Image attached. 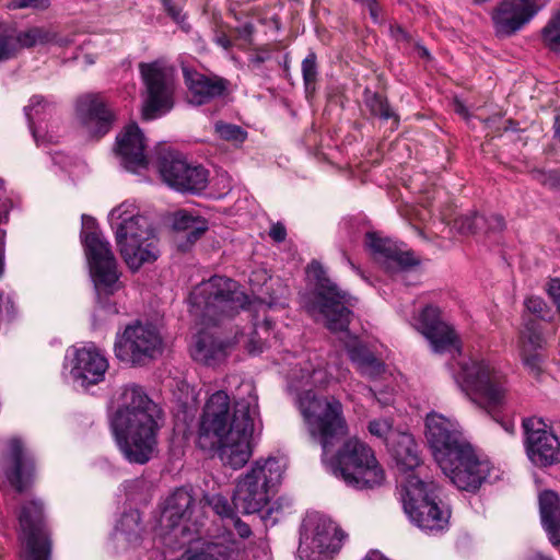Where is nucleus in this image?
Wrapping results in <instances>:
<instances>
[{
    "label": "nucleus",
    "instance_id": "nucleus-39",
    "mask_svg": "<svg viewBox=\"0 0 560 560\" xmlns=\"http://www.w3.org/2000/svg\"><path fill=\"white\" fill-rule=\"evenodd\" d=\"M369 431L372 435L383 440L387 446L396 439V434L401 433L393 429V423L388 419L372 420L369 423Z\"/></svg>",
    "mask_w": 560,
    "mask_h": 560
},
{
    "label": "nucleus",
    "instance_id": "nucleus-41",
    "mask_svg": "<svg viewBox=\"0 0 560 560\" xmlns=\"http://www.w3.org/2000/svg\"><path fill=\"white\" fill-rule=\"evenodd\" d=\"M366 105L371 113L383 119L394 118L395 114L387 101L380 94H372L366 98Z\"/></svg>",
    "mask_w": 560,
    "mask_h": 560
},
{
    "label": "nucleus",
    "instance_id": "nucleus-11",
    "mask_svg": "<svg viewBox=\"0 0 560 560\" xmlns=\"http://www.w3.org/2000/svg\"><path fill=\"white\" fill-rule=\"evenodd\" d=\"M438 465L458 490L469 493H476L495 470L493 464L479 455L470 442L459 444L458 448L442 456Z\"/></svg>",
    "mask_w": 560,
    "mask_h": 560
},
{
    "label": "nucleus",
    "instance_id": "nucleus-60",
    "mask_svg": "<svg viewBox=\"0 0 560 560\" xmlns=\"http://www.w3.org/2000/svg\"><path fill=\"white\" fill-rule=\"evenodd\" d=\"M529 560H551V559L548 558V557H545L544 555H541L539 552H537V553L533 555Z\"/></svg>",
    "mask_w": 560,
    "mask_h": 560
},
{
    "label": "nucleus",
    "instance_id": "nucleus-15",
    "mask_svg": "<svg viewBox=\"0 0 560 560\" xmlns=\"http://www.w3.org/2000/svg\"><path fill=\"white\" fill-rule=\"evenodd\" d=\"M114 351L120 361L144 365L162 353L163 340L155 327L136 322L117 334Z\"/></svg>",
    "mask_w": 560,
    "mask_h": 560
},
{
    "label": "nucleus",
    "instance_id": "nucleus-57",
    "mask_svg": "<svg viewBox=\"0 0 560 560\" xmlns=\"http://www.w3.org/2000/svg\"><path fill=\"white\" fill-rule=\"evenodd\" d=\"M368 7L370 11V15L373 19L374 22H378V15H380V8L375 0H366Z\"/></svg>",
    "mask_w": 560,
    "mask_h": 560
},
{
    "label": "nucleus",
    "instance_id": "nucleus-55",
    "mask_svg": "<svg viewBox=\"0 0 560 560\" xmlns=\"http://www.w3.org/2000/svg\"><path fill=\"white\" fill-rule=\"evenodd\" d=\"M231 520L233 521L234 528L241 538H247L250 536L252 530L246 523L242 522L238 517H235L234 515L233 518Z\"/></svg>",
    "mask_w": 560,
    "mask_h": 560
},
{
    "label": "nucleus",
    "instance_id": "nucleus-17",
    "mask_svg": "<svg viewBox=\"0 0 560 560\" xmlns=\"http://www.w3.org/2000/svg\"><path fill=\"white\" fill-rule=\"evenodd\" d=\"M526 434V453L529 460L539 467L560 463V423L551 430L540 418L523 421Z\"/></svg>",
    "mask_w": 560,
    "mask_h": 560
},
{
    "label": "nucleus",
    "instance_id": "nucleus-36",
    "mask_svg": "<svg viewBox=\"0 0 560 560\" xmlns=\"http://www.w3.org/2000/svg\"><path fill=\"white\" fill-rule=\"evenodd\" d=\"M486 223L485 215L476 212L459 215L453 222L452 228L462 235H469L481 232V224Z\"/></svg>",
    "mask_w": 560,
    "mask_h": 560
},
{
    "label": "nucleus",
    "instance_id": "nucleus-43",
    "mask_svg": "<svg viewBox=\"0 0 560 560\" xmlns=\"http://www.w3.org/2000/svg\"><path fill=\"white\" fill-rule=\"evenodd\" d=\"M14 45L13 31L8 26L0 24V61L15 56Z\"/></svg>",
    "mask_w": 560,
    "mask_h": 560
},
{
    "label": "nucleus",
    "instance_id": "nucleus-25",
    "mask_svg": "<svg viewBox=\"0 0 560 560\" xmlns=\"http://www.w3.org/2000/svg\"><path fill=\"white\" fill-rule=\"evenodd\" d=\"M365 244L387 269H406L419 264L411 252L404 250L390 238L375 232L366 234Z\"/></svg>",
    "mask_w": 560,
    "mask_h": 560
},
{
    "label": "nucleus",
    "instance_id": "nucleus-61",
    "mask_svg": "<svg viewBox=\"0 0 560 560\" xmlns=\"http://www.w3.org/2000/svg\"><path fill=\"white\" fill-rule=\"evenodd\" d=\"M254 31V26L250 23H247L243 26L244 34H252Z\"/></svg>",
    "mask_w": 560,
    "mask_h": 560
},
{
    "label": "nucleus",
    "instance_id": "nucleus-62",
    "mask_svg": "<svg viewBox=\"0 0 560 560\" xmlns=\"http://www.w3.org/2000/svg\"><path fill=\"white\" fill-rule=\"evenodd\" d=\"M504 430L512 433L513 432V429H514V425L512 423H504L502 424Z\"/></svg>",
    "mask_w": 560,
    "mask_h": 560
},
{
    "label": "nucleus",
    "instance_id": "nucleus-19",
    "mask_svg": "<svg viewBox=\"0 0 560 560\" xmlns=\"http://www.w3.org/2000/svg\"><path fill=\"white\" fill-rule=\"evenodd\" d=\"M425 438L436 463L458 448L459 444L469 442L455 419L438 412H430L425 418Z\"/></svg>",
    "mask_w": 560,
    "mask_h": 560
},
{
    "label": "nucleus",
    "instance_id": "nucleus-54",
    "mask_svg": "<svg viewBox=\"0 0 560 560\" xmlns=\"http://www.w3.org/2000/svg\"><path fill=\"white\" fill-rule=\"evenodd\" d=\"M49 33H50V39H49V43L48 44H55V45H58L60 47H66V46H69L73 43V38L70 37V36H63V35H60L58 34L57 32H55L52 28H49Z\"/></svg>",
    "mask_w": 560,
    "mask_h": 560
},
{
    "label": "nucleus",
    "instance_id": "nucleus-34",
    "mask_svg": "<svg viewBox=\"0 0 560 560\" xmlns=\"http://www.w3.org/2000/svg\"><path fill=\"white\" fill-rule=\"evenodd\" d=\"M546 343L547 339L542 334L540 324L532 318L525 319L518 336V350L538 351L541 350Z\"/></svg>",
    "mask_w": 560,
    "mask_h": 560
},
{
    "label": "nucleus",
    "instance_id": "nucleus-63",
    "mask_svg": "<svg viewBox=\"0 0 560 560\" xmlns=\"http://www.w3.org/2000/svg\"><path fill=\"white\" fill-rule=\"evenodd\" d=\"M365 389L368 390L370 397L377 398L376 393L372 387H365Z\"/></svg>",
    "mask_w": 560,
    "mask_h": 560
},
{
    "label": "nucleus",
    "instance_id": "nucleus-47",
    "mask_svg": "<svg viewBox=\"0 0 560 560\" xmlns=\"http://www.w3.org/2000/svg\"><path fill=\"white\" fill-rule=\"evenodd\" d=\"M524 304L529 313L541 319H545L546 314L549 312L547 303L540 296H529L525 300Z\"/></svg>",
    "mask_w": 560,
    "mask_h": 560
},
{
    "label": "nucleus",
    "instance_id": "nucleus-9",
    "mask_svg": "<svg viewBox=\"0 0 560 560\" xmlns=\"http://www.w3.org/2000/svg\"><path fill=\"white\" fill-rule=\"evenodd\" d=\"M436 490L433 481H424L417 475L407 477L400 489L406 514L420 529L430 534L446 529L451 516L450 510L441 506Z\"/></svg>",
    "mask_w": 560,
    "mask_h": 560
},
{
    "label": "nucleus",
    "instance_id": "nucleus-7",
    "mask_svg": "<svg viewBox=\"0 0 560 560\" xmlns=\"http://www.w3.org/2000/svg\"><path fill=\"white\" fill-rule=\"evenodd\" d=\"M331 472L354 489H373L385 481V471L377 462L373 450L351 438L329 460Z\"/></svg>",
    "mask_w": 560,
    "mask_h": 560
},
{
    "label": "nucleus",
    "instance_id": "nucleus-38",
    "mask_svg": "<svg viewBox=\"0 0 560 560\" xmlns=\"http://www.w3.org/2000/svg\"><path fill=\"white\" fill-rule=\"evenodd\" d=\"M544 44L556 52H560V11L551 16L541 32Z\"/></svg>",
    "mask_w": 560,
    "mask_h": 560
},
{
    "label": "nucleus",
    "instance_id": "nucleus-53",
    "mask_svg": "<svg viewBox=\"0 0 560 560\" xmlns=\"http://www.w3.org/2000/svg\"><path fill=\"white\" fill-rule=\"evenodd\" d=\"M167 12V14L176 22L182 23L184 21V16L182 15V10L177 5L173 4L172 0H160Z\"/></svg>",
    "mask_w": 560,
    "mask_h": 560
},
{
    "label": "nucleus",
    "instance_id": "nucleus-5",
    "mask_svg": "<svg viewBox=\"0 0 560 560\" xmlns=\"http://www.w3.org/2000/svg\"><path fill=\"white\" fill-rule=\"evenodd\" d=\"M189 312L202 324H217L232 318L249 305L248 296L230 278L214 276L194 288Z\"/></svg>",
    "mask_w": 560,
    "mask_h": 560
},
{
    "label": "nucleus",
    "instance_id": "nucleus-3",
    "mask_svg": "<svg viewBox=\"0 0 560 560\" xmlns=\"http://www.w3.org/2000/svg\"><path fill=\"white\" fill-rule=\"evenodd\" d=\"M162 411L142 387L122 388L120 405L110 424L117 444L129 463L145 464L156 452Z\"/></svg>",
    "mask_w": 560,
    "mask_h": 560
},
{
    "label": "nucleus",
    "instance_id": "nucleus-51",
    "mask_svg": "<svg viewBox=\"0 0 560 560\" xmlns=\"http://www.w3.org/2000/svg\"><path fill=\"white\" fill-rule=\"evenodd\" d=\"M547 294L556 305L558 313H560V279L555 278L547 283Z\"/></svg>",
    "mask_w": 560,
    "mask_h": 560
},
{
    "label": "nucleus",
    "instance_id": "nucleus-21",
    "mask_svg": "<svg viewBox=\"0 0 560 560\" xmlns=\"http://www.w3.org/2000/svg\"><path fill=\"white\" fill-rule=\"evenodd\" d=\"M537 11L535 0H502L492 14L495 34L501 37L514 35Z\"/></svg>",
    "mask_w": 560,
    "mask_h": 560
},
{
    "label": "nucleus",
    "instance_id": "nucleus-44",
    "mask_svg": "<svg viewBox=\"0 0 560 560\" xmlns=\"http://www.w3.org/2000/svg\"><path fill=\"white\" fill-rule=\"evenodd\" d=\"M50 108L51 104L45 97L40 95L32 96L28 105L24 108L31 128L34 124V116L38 115L42 112H46Z\"/></svg>",
    "mask_w": 560,
    "mask_h": 560
},
{
    "label": "nucleus",
    "instance_id": "nucleus-58",
    "mask_svg": "<svg viewBox=\"0 0 560 560\" xmlns=\"http://www.w3.org/2000/svg\"><path fill=\"white\" fill-rule=\"evenodd\" d=\"M3 307H5L8 313H11L13 311V301L10 296L0 294V312Z\"/></svg>",
    "mask_w": 560,
    "mask_h": 560
},
{
    "label": "nucleus",
    "instance_id": "nucleus-32",
    "mask_svg": "<svg viewBox=\"0 0 560 560\" xmlns=\"http://www.w3.org/2000/svg\"><path fill=\"white\" fill-rule=\"evenodd\" d=\"M174 230L178 233L177 242L182 250H186L195 244L208 230L207 221L200 217H194L185 211L175 215Z\"/></svg>",
    "mask_w": 560,
    "mask_h": 560
},
{
    "label": "nucleus",
    "instance_id": "nucleus-22",
    "mask_svg": "<svg viewBox=\"0 0 560 560\" xmlns=\"http://www.w3.org/2000/svg\"><path fill=\"white\" fill-rule=\"evenodd\" d=\"M75 112L81 124L94 137L107 133L114 121V114L98 94H86L78 98Z\"/></svg>",
    "mask_w": 560,
    "mask_h": 560
},
{
    "label": "nucleus",
    "instance_id": "nucleus-59",
    "mask_svg": "<svg viewBox=\"0 0 560 560\" xmlns=\"http://www.w3.org/2000/svg\"><path fill=\"white\" fill-rule=\"evenodd\" d=\"M215 43L224 49H229L232 46L230 38L224 34L217 36Z\"/></svg>",
    "mask_w": 560,
    "mask_h": 560
},
{
    "label": "nucleus",
    "instance_id": "nucleus-6",
    "mask_svg": "<svg viewBox=\"0 0 560 560\" xmlns=\"http://www.w3.org/2000/svg\"><path fill=\"white\" fill-rule=\"evenodd\" d=\"M284 469L285 463L281 458L268 457L254 462L237 480L232 497L235 510L243 514L260 512L281 483Z\"/></svg>",
    "mask_w": 560,
    "mask_h": 560
},
{
    "label": "nucleus",
    "instance_id": "nucleus-35",
    "mask_svg": "<svg viewBox=\"0 0 560 560\" xmlns=\"http://www.w3.org/2000/svg\"><path fill=\"white\" fill-rule=\"evenodd\" d=\"M49 27L34 26L30 27L19 34L13 33L14 52L16 54L21 48H31L36 45H47L50 37Z\"/></svg>",
    "mask_w": 560,
    "mask_h": 560
},
{
    "label": "nucleus",
    "instance_id": "nucleus-56",
    "mask_svg": "<svg viewBox=\"0 0 560 560\" xmlns=\"http://www.w3.org/2000/svg\"><path fill=\"white\" fill-rule=\"evenodd\" d=\"M269 235L273 241L278 243L283 242L287 236L285 228L280 223L273 224L270 229Z\"/></svg>",
    "mask_w": 560,
    "mask_h": 560
},
{
    "label": "nucleus",
    "instance_id": "nucleus-52",
    "mask_svg": "<svg viewBox=\"0 0 560 560\" xmlns=\"http://www.w3.org/2000/svg\"><path fill=\"white\" fill-rule=\"evenodd\" d=\"M245 347L250 354L261 353L265 347V343L260 338H257V332L255 331L246 341Z\"/></svg>",
    "mask_w": 560,
    "mask_h": 560
},
{
    "label": "nucleus",
    "instance_id": "nucleus-64",
    "mask_svg": "<svg viewBox=\"0 0 560 560\" xmlns=\"http://www.w3.org/2000/svg\"><path fill=\"white\" fill-rule=\"evenodd\" d=\"M255 62H264L265 61V58L261 57V56H256L254 59H253Z\"/></svg>",
    "mask_w": 560,
    "mask_h": 560
},
{
    "label": "nucleus",
    "instance_id": "nucleus-24",
    "mask_svg": "<svg viewBox=\"0 0 560 560\" xmlns=\"http://www.w3.org/2000/svg\"><path fill=\"white\" fill-rule=\"evenodd\" d=\"M71 376L81 386L97 384L104 378L108 369L106 358L94 348L74 350Z\"/></svg>",
    "mask_w": 560,
    "mask_h": 560
},
{
    "label": "nucleus",
    "instance_id": "nucleus-50",
    "mask_svg": "<svg viewBox=\"0 0 560 560\" xmlns=\"http://www.w3.org/2000/svg\"><path fill=\"white\" fill-rule=\"evenodd\" d=\"M48 7V0H11L8 8L11 10L34 8L44 9Z\"/></svg>",
    "mask_w": 560,
    "mask_h": 560
},
{
    "label": "nucleus",
    "instance_id": "nucleus-16",
    "mask_svg": "<svg viewBox=\"0 0 560 560\" xmlns=\"http://www.w3.org/2000/svg\"><path fill=\"white\" fill-rule=\"evenodd\" d=\"M158 167L163 180L178 191L199 192L208 185V171L188 164L182 154L162 145L156 151Z\"/></svg>",
    "mask_w": 560,
    "mask_h": 560
},
{
    "label": "nucleus",
    "instance_id": "nucleus-33",
    "mask_svg": "<svg viewBox=\"0 0 560 560\" xmlns=\"http://www.w3.org/2000/svg\"><path fill=\"white\" fill-rule=\"evenodd\" d=\"M191 357L205 365H217L226 358V345L212 335L201 332L191 348Z\"/></svg>",
    "mask_w": 560,
    "mask_h": 560
},
{
    "label": "nucleus",
    "instance_id": "nucleus-4",
    "mask_svg": "<svg viewBox=\"0 0 560 560\" xmlns=\"http://www.w3.org/2000/svg\"><path fill=\"white\" fill-rule=\"evenodd\" d=\"M116 243L126 265L138 270L160 256L158 237L150 220L138 213L136 207L122 202L109 213Z\"/></svg>",
    "mask_w": 560,
    "mask_h": 560
},
{
    "label": "nucleus",
    "instance_id": "nucleus-30",
    "mask_svg": "<svg viewBox=\"0 0 560 560\" xmlns=\"http://www.w3.org/2000/svg\"><path fill=\"white\" fill-rule=\"evenodd\" d=\"M388 450L398 470L406 474L405 479L400 480L401 487L407 477L415 475L413 470L420 468L421 459L419 457L418 446L410 434L401 432L400 434H396V439L390 442ZM416 475L420 477L421 471L419 470Z\"/></svg>",
    "mask_w": 560,
    "mask_h": 560
},
{
    "label": "nucleus",
    "instance_id": "nucleus-23",
    "mask_svg": "<svg viewBox=\"0 0 560 560\" xmlns=\"http://www.w3.org/2000/svg\"><path fill=\"white\" fill-rule=\"evenodd\" d=\"M192 504L191 490L185 487L177 488L165 500L161 514V524L176 539L178 538L177 532H180L182 536L186 533L187 527L185 525L182 526V523L189 518Z\"/></svg>",
    "mask_w": 560,
    "mask_h": 560
},
{
    "label": "nucleus",
    "instance_id": "nucleus-8",
    "mask_svg": "<svg viewBox=\"0 0 560 560\" xmlns=\"http://www.w3.org/2000/svg\"><path fill=\"white\" fill-rule=\"evenodd\" d=\"M299 408L312 439L320 444L323 460L326 462L336 442L347 433L341 402L334 397H319L307 390L300 396Z\"/></svg>",
    "mask_w": 560,
    "mask_h": 560
},
{
    "label": "nucleus",
    "instance_id": "nucleus-1",
    "mask_svg": "<svg viewBox=\"0 0 560 560\" xmlns=\"http://www.w3.org/2000/svg\"><path fill=\"white\" fill-rule=\"evenodd\" d=\"M258 417V396L252 382L240 386L233 411L224 390L213 393L207 400L200 419L198 445L215 450L225 466L242 468L252 456L250 439Z\"/></svg>",
    "mask_w": 560,
    "mask_h": 560
},
{
    "label": "nucleus",
    "instance_id": "nucleus-27",
    "mask_svg": "<svg viewBox=\"0 0 560 560\" xmlns=\"http://www.w3.org/2000/svg\"><path fill=\"white\" fill-rule=\"evenodd\" d=\"M179 560H246V555L242 544L226 533L208 541L199 552L188 550Z\"/></svg>",
    "mask_w": 560,
    "mask_h": 560
},
{
    "label": "nucleus",
    "instance_id": "nucleus-13",
    "mask_svg": "<svg viewBox=\"0 0 560 560\" xmlns=\"http://www.w3.org/2000/svg\"><path fill=\"white\" fill-rule=\"evenodd\" d=\"M84 230L81 234L85 255L95 288L113 293L117 289L119 275L110 244L95 228L91 217H82Z\"/></svg>",
    "mask_w": 560,
    "mask_h": 560
},
{
    "label": "nucleus",
    "instance_id": "nucleus-42",
    "mask_svg": "<svg viewBox=\"0 0 560 560\" xmlns=\"http://www.w3.org/2000/svg\"><path fill=\"white\" fill-rule=\"evenodd\" d=\"M215 132L223 140L240 143L245 141L247 135L240 126L223 122L215 124Z\"/></svg>",
    "mask_w": 560,
    "mask_h": 560
},
{
    "label": "nucleus",
    "instance_id": "nucleus-45",
    "mask_svg": "<svg viewBox=\"0 0 560 560\" xmlns=\"http://www.w3.org/2000/svg\"><path fill=\"white\" fill-rule=\"evenodd\" d=\"M525 368L534 375L539 376L542 369V357L538 351L518 350Z\"/></svg>",
    "mask_w": 560,
    "mask_h": 560
},
{
    "label": "nucleus",
    "instance_id": "nucleus-31",
    "mask_svg": "<svg viewBox=\"0 0 560 560\" xmlns=\"http://www.w3.org/2000/svg\"><path fill=\"white\" fill-rule=\"evenodd\" d=\"M541 524L552 545H560V498L550 490L539 495Z\"/></svg>",
    "mask_w": 560,
    "mask_h": 560
},
{
    "label": "nucleus",
    "instance_id": "nucleus-37",
    "mask_svg": "<svg viewBox=\"0 0 560 560\" xmlns=\"http://www.w3.org/2000/svg\"><path fill=\"white\" fill-rule=\"evenodd\" d=\"M302 75L306 93L315 91L317 81V56L314 51H310L302 61Z\"/></svg>",
    "mask_w": 560,
    "mask_h": 560
},
{
    "label": "nucleus",
    "instance_id": "nucleus-49",
    "mask_svg": "<svg viewBox=\"0 0 560 560\" xmlns=\"http://www.w3.org/2000/svg\"><path fill=\"white\" fill-rule=\"evenodd\" d=\"M486 223L481 224V232H501L505 229L504 218L500 214L492 213L488 217H485Z\"/></svg>",
    "mask_w": 560,
    "mask_h": 560
},
{
    "label": "nucleus",
    "instance_id": "nucleus-26",
    "mask_svg": "<svg viewBox=\"0 0 560 560\" xmlns=\"http://www.w3.org/2000/svg\"><path fill=\"white\" fill-rule=\"evenodd\" d=\"M117 145L121 162L127 170L136 172L147 167L145 138L137 125H129L117 137Z\"/></svg>",
    "mask_w": 560,
    "mask_h": 560
},
{
    "label": "nucleus",
    "instance_id": "nucleus-46",
    "mask_svg": "<svg viewBox=\"0 0 560 560\" xmlns=\"http://www.w3.org/2000/svg\"><path fill=\"white\" fill-rule=\"evenodd\" d=\"M535 178L545 187L552 190H560V172L559 171H538Z\"/></svg>",
    "mask_w": 560,
    "mask_h": 560
},
{
    "label": "nucleus",
    "instance_id": "nucleus-20",
    "mask_svg": "<svg viewBox=\"0 0 560 560\" xmlns=\"http://www.w3.org/2000/svg\"><path fill=\"white\" fill-rule=\"evenodd\" d=\"M413 326L429 340L434 352H458L460 350L458 336L441 318L438 307L433 305L425 306L419 316L415 318Z\"/></svg>",
    "mask_w": 560,
    "mask_h": 560
},
{
    "label": "nucleus",
    "instance_id": "nucleus-14",
    "mask_svg": "<svg viewBox=\"0 0 560 560\" xmlns=\"http://www.w3.org/2000/svg\"><path fill=\"white\" fill-rule=\"evenodd\" d=\"M141 79L145 86L142 107L144 119H154L173 107L175 69L165 60L139 63Z\"/></svg>",
    "mask_w": 560,
    "mask_h": 560
},
{
    "label": "nucleus",
    "instance_id": "nucleus-40",
    "mask_svg": "<svg viewBox=\"0 0 560 560\" xmlns=\"http://www.w3.org/2000/svg\"><path fill=\"white\" fill-rule=\"evenodd\" d=\"M205 500L209 506L221 517L233 518L234 505L232 506L224 495L220 493L206 495Z\"/></svg>",
    "mask_w": 560,
    "mask_h": 560
},
{
    "label": "nucleus",
    "instance_id": "nucleus-10",
    "mask_svg": "<svg viewBox=\"0 0 560 560\" xmlns=\"http://www.w3.org/2000/svg\"><path fill=\"white\" fill-rule=\"evenodd\" d=\"M454 380L463 392L479 399L487 408L495 409L505 401L506 377L485 359L470 358L459 362Z\"/></svg>",
    "mask_w": 560,
    "mask_h": 560
},
{
    "label": "nucleus",
    "instance_id": "nucleus-29",
    "mask_svg": "<svg viewBox=\"0 0 560 560\" xmlns=\"http://www.w3.org/2000/svg\"><path fill=\"white\" fill-rule=\"evenodd\" d=\"M8 445L12 465L5 470V478L18 492H23L34 470V462L24 452L23 443L20 439H10Z\"/></svg>",
    "mask_w": 560,
    "mask_h": 560
},
{
    "label": "nucleus",
    "instance_id": "nucleus-2",
    "mask_svg": "<svg viewBox=\"0 0 560 560\" xmlns=\"http://www.w3.org/2000/svg\"><path fill=\"white\" fill-rule=\"evenodd\" d=\"M307 277L313 282V290L302 296L303 307L312 316L320 315L331 332L342 334V342L355 370L370 381L381 378L386 366L364 343L348 331L352 306L351 295L332 282L324 267L313 260L307 267Z\"/></svg>",
    "mask_w": 560,
    "mask_h": 560
},
{
    "label": "nucleus",
    "instance_id": "nucleus-18",
    "mask_svg": "<svg viewBox=\"0 0 560 560\" xmlns=\"http://www.w3.org/2000/svg\"><path fill=\"white\" fill-rule=\"evenodd\" d=\"M19 523L26 545L25 560H50L51 542L43 524V504L31 501L23 505Z\"/></svg>",
    "mask_w": 560,
    "mask_h": 560
},
{
    "label": "nucleus",
    "instance_id": "nucleus-12",
    "mask_svg": "<svg viewBox=\"0 0 560 560\" xmlns=\"http://www.w3.org/2000/svg\"><path fill=\"white\" fill-rule=\"evenodd\" d=\"M346 537L330 517L310 513L302 523L298 555L301 560H332Z\"/></svg>",
    "mask_w": 560,
    "mask_h": 560
},
{
    "label": "nucleus",
    "instance_id": "nucleus-48",
    "mask_svg": "<svg viewBox=\"0 0 560 560\" xmlns=\"http://www.w3.org/2000/svg\"><path fill=\"white\" fill-rule=\"evenodd\" d=\"M304 372H305V374L302 377L306 378L307 382L313 385L324 386L329 382L328 373L322 366L315 368L312 371H310L308 369H305Z\"/></svg>",
    "mask_w": 560,
    "mask_h": 560
},
{
    "label": "nucleus",
    "instance_id": "nucleus-28",
    "mask_svg": "<svg viewBox=\"0 0 560 560\" xmlns=\"http://www.w3.org/2000/svg\"><path fill=\"white\" fill-rule=\"evenodd\" d=\"M188 101L195 105H202L212 98L221 96L226 89V81L217 77H208L185 68L183 70Z\"/></svg>",
    "mask_w": 560,
    "mask_h": 560
}]
</instances>
